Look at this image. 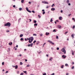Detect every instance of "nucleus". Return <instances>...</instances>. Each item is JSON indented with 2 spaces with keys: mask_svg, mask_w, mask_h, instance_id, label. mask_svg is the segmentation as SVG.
<instances>
[{
  "mask_svg": "<svg viewBox=\"0 0 75 75\" xmlns=\"http://www.w3.org/2000/svg\"><path fill=\"white\" fill-rule=\"evenodd\" d=\"M33 40H34V38L33 37H31L30 38L29 40V42L30 43H31L33 41Z\"/></svg>",
  "mask_w": 75,
  "mask_h": 75,
  "instance_id": "1",
  "label": "nucleus"
},
{
  "mask_svg": "<svg viewBox=\"0 0 75 75\" xmlns=\"http://www.w3.org/2000/svg\"><path fill=\"white\" fill-rule=\"evenodd\" d=\"M11 24L10 23H7L6 24H5L4 25L5 26H8L9 27H10V25Z\"/></svg>",
  "mask_w": 75,
  "mask_h": 75,
  "instance_id": "2",
  "label": "nucleus"
},
{
  "mask_svg": "<svg viewBox=\"0 0 75 75\" xmlns=\"http://www.w3.org/2000/svg\"><path fill=\"white\" fill-rule=\"evenodd\" d=\"M26 11H28V12H29V13H31V11H29L28 10V8L27 7L26 8Z\"/></svg>",
  "mask_w": 75,
  "mask_h": 75,
  "instance_id": "3",
  "label": "nucleus"
},
{
  "mask_svg": "<svg viewBox=\"0 0 75 75\" xmlns=\"http://www.w3.org/2000/svg\"><path fill=\"white\" fill-rule=\"evenodd\" d=\"M61 51H62V52H64V54H65L66 51H65V49H64L63 48V49H62L61 50Z\"/></svg>",
  "mask_w": 75,
  "mask_h": 75,
  "instance_id": "4",
  "label": "nucleus"
},
{
  "mask_svg": "<svg viewBox=\"0 0 75 75\" xmlns=\"http://www.w3.org/2000/svg\"><path fill=\"white\" fill-rule=\"evenodd\" d=\"M48 42H50V43H51V44H52V45H54V43L52 42V41H50V40H48L47 41Z\"/></svg>",
  "mask_w": 75,
  "mask_h": 75,
  "instance_id": "5",
  "label": "nucleus"
},
{
  "mask_svg": "<svg viewBox=\"0 0 75 75\" xmlns=\"http://www.w3.org/2000/svg\"><path fill=\"white\" fill-rule=\"evenodd\" d=\"M62 58H63L65 59V58H66V56H65L64 55H63L62 56Z\"/></svg>",
  "mask_w": 75,
  "mask_h": 75,
  "instance_id": "6",
  "label": "nucleus"
},
{
  "mask_svg": "<svg viewBox=\"0 0 75 75\" xmlns=\"http://www.w3.org/2000/svg\"><path fill=\"white\" fill-rule=\"evenodd\" d=\"M55 8H53L51 9V10L52 11H54L55 10Z\"/></svg>",
  "mask_w": 75,
  "mask_h": 75,
  "instance_id": "7",
  "label": "nucleus"
},
{
  "mask_svg": "<svg viewBox=\"0 0 75 75\" xmlns=\"http://www.w3.org/2000/svg\"><path fill=\"white\" fill-rule=\"evenodd\" d=\"M59 20H62V17L61 16L59 17Z\"/></svg>",
  "mask_w": 75,
  "mask_h": 75,
  "instance_id": "8",
  "label": "nucleus"
},
{
  "mask_svg": "<svg viewBox=\"0 0 75 75\" xmlns=\"http://www.w3.org/2000/svg\"><path fill=\"white\" fill-rule=\"evenodd\" d=\"M66 2L67 4H68L69 3V0H67Z\"/></svg>",
  "mask_w": 75,
  "mask_h": 75,
  "instance_id": "9",
  "label": "nucleus"
},
{
  "mask_svg": "<svg viewBox=\"0 0 75 75\" xmlns=\"http://www.w3.org/2000/svg\"><path fill=\"white\" fill-rule=\"evenodd\" d=\"M50 34V33L46 32V35H49Z\"/></svg>",
  "mask_w": 75,
  "mask_h": 75,
  "instance_id": "10",
  "label": "nucleus"
},
{
  "mask_svg": "<svg viewBox=\"0 0 75 75\" xmlns=\"http://www.w3.org/2000/svg\"><path fill=\"white\" fill-rule=\"evenodd\" d=\"M33 43H31L30 45L31 47H33Z\"/></svg>",
  "mask_w": 75,
  "mask_h": 75,
  "instance_id": "11",
  "label": "nucleus"
},
{
  "mask_svg": "<svg viewBox=\"0 0 75 75\" xmlns=\"http://www.w3.org/2000/svg\"><path fill=\"white\" fill-rule=\"evenodd\" d=\"M52 57H51L50 58V59H49V61H52Z\"/></svg>",
  "mask_w": 75,
  "mask_h": 75,
  "instance_id": "12",
  "label": "nucleus"
},
{
  "mask_svg": "<svg viewBox=\"0 0 75 75\" xmlns=\"http://www.w3.org/2000/svg\"><path fill=\"white\" fill-rule=\"evenodd\" d=\"M13 44V43L12 42H11V43H9V45H11Z\"/></svg>",
  "mask_w": 75,
  "mask_h": 75,
  "instance_id": "13",
  "label": "nucleus"
},
{
  "mask_svg": "<svg viewBox=\"0 0 75 75\" xmlns=\"http://www.w3.org/2000/svg\"><path fill=\"white\" fill-rule=\"evenodd\" d=\"M19 10L20 11H21V10H22V8H19Z\"/></svg>",
  "mask_w": 75,
  "mask_h": 75,
  "instance_id": "14",
  "label": "nucleus"
},
{
  "mask_svg": "<svg viewBox=\"0 0 75 75\" xmlns=\"http://www.w3.org/2000/svg\"><path fill=\"white\" fill-rule=\"evenodd\" d=\"M58 27L59 28H61V25H58Z\"/></svg>",
  "mask_w": 75,
  "mask_h": 75,
  "instance_id": "15",
  "label": "nucleus"
},
{
  "mask_svg": "<svg viewBox=\"0 0 75 75\" xmlns=\"http://www.w3.org/2000/svg\"><path fill=\"white\" fill-rule=\"evenodd\" d=\"M23 36V34H21L20 35V37H22Z\"/></svg>",
  "mask_w": 75,
  "mask_h": 75,
  "instance_id": "16",
  "label": "nucleus"
},
{
  "mask_svg": "<svg viewBox=\"0 0 75 75\" xmlns=\"http://www.w3.org/2000/svg\"><path fill=\"white\" fill-rule=\"evenodd\" d=\"M24 1V0H21V3H23V2Z\"/></svg>",
  "mask_w": 75,
  "mask_h": 75,
  "instance_id": "17",
  "label": "nucleus"
},
{
  "mask_svg": "<svg viewBox=\"0 0 75 75\" xmlns=\"http://www.w3.org/2000/svg\"><path fill=\"white\" fill-rule=\"evenodd\" d=\"M38 25V24H37V23H35L34 24V26H37Z\"/></svg>",
  "mask_w": 75,
  "mask_h": 75,
  "instance_id": "18",
  "label": "nucleus"
},
{
  "mask_svg": "<svg viewBox=\"0 0 75 75\" xmlns=\"http://www.w3.org/2000/svg\"><path fill=\"white\" fill-rule=\"evenodd\" d=\"M34 23H37V21L35 20H34L33 21Z\"/></svg>",
  "mask_w": 75,
  "mask_h": 75,
  "instance_id": "19",
  "label": "nucleus"
},
{
  "mask_svg": "<svg viewBox=\"0 0 75 75\" xmlns=\"http://www.w3.org/2000/svg\"><path fill=\"white\" fill-rule=\"evenodd\" d=\"M15 69H17V68H18L17 65H16V66H15Z\"/></svg>",
  "mask_w": 75,
  "mask_h": 75,
  "instance_id": "20",
  "label": "nucleus"
},
{
  "mask_svg": "<svg viewBox=\"0 0 75 75\" xmlns=\"http://www.w3.org/2000/svg\"><path fill=\"white\" fill-rule=\"evenodd\" d=\"M45 4H48V3L46 1H45Z\"/></svg>",
  "mask_w": 75,
  "mask_h": 75,
  "instance_id": "21",
  "label": "nucleus"
},
{
  "mask_svg": "<svg viewBox=\"0 0 75 75\" xmlns=\"http://www.w3.org/2000/svg\"><path fill=\"white\" fill-rule=\"evenodd\" d=\"M52 21H53V20H52V18H51V20H50V22H52Z\"/></svg>",
  "mask_w": 75,
  "mask_h": 75,
  "instance_id": "22",
  "label": "nucleus"
},
{
  "mask_svg": "<svg viewBox=\"0 0 75 75\" xmlns=\"http://www.w3.org/2000/svg\"><path fill=\"white\" fill-rule=\"evenodd\" d=\"M53 32H56V30H55V29H54L53 30Z\"/></svg>",
  "mask_w": 75,
  "mask_h": 75,
  "instance_id": "23",
  "label": "nucleus"
},
{
  "mask_svg": "<svg viewBox=\"0 0 75 75\" xmlns=\"http://www.w3.org/2000/svg\"><path fill=\"white\" fill-rule=\"evenodd\" d=\"M61 68H64V65H62V66L61 67Z\"/></svg>",
  "mask_w": 75,
  "mask_h": 75,
  "instance_id": "24",
  "label": "nucleus"
},
{
  "mask_svg": "<svg viewBox=\"0 0 75 75\" xmlns=\"http://www.w3.org/2000/svg\"><path fill=\"white\" fill-rule=\"evenodd\" d=\"M24 74L23 73H21L20 75H23Z\"/></svg>",
  "mask_w": 75,
  "mask_h": 75,
  "instance_id": "25",
  "label": "nucleus"
},
{
  "mask_svg": "<svg viewBox=\"0 0 75 75\" xmlns=\"http://www.w3.org/2000/svg\"><path fill=\"white\" fill-rule=\"evenodd\" d=\"M42 3H44V4H45V1H42Z\"/></svg>",
  "mask_w": 75,
  "mask_h": 75,
  "instance_id": "26",
  "label": "nucleus"
},
{
  "mask_svg": "<svg viewBox=\"0 0 75 75\" xmlns=\"http://www.w3.org/2000/svg\"><path fill=\"white\" fill-rule=\"evenodd\" d=\"M38 17L39 18H41V16L39 15H38Z\"/></svg>",
  "mask_w": 75,
  "mask_h": 75,
  "instance_id": "27",
  "label": "nucleus"
},
{
  "mask_svg": "<svg viewBox=\"0 0 75 75\" xmlns=\"http://www.w3.org/2000/svg\"><path fill=\"white\" fill-rule=\"evenodd\" d=\"M74 35L73 34L71 35V37H72L73 38H74Z\"/></svg>",
  "mask_w": 75,
  "mask_h": 75,
  "instance_id": "28",
  "label": "nucleus"
},
{
  "mask_svg": "<svg viewBox=\"0 0 75 75\" xmlns=\"http://www.w3.org/2000/svg\"><path fill=\"white\" fill-rule=\"evenodd\" d=\"M33 35L34 36L35 35V36H37V35L36 34H33Z\"/></svg>",
  "mask_w": 75,
  "mask_h": 75,
  "instance_id": "29",
  "label": "nucleus"
},
{
  "mask_svg": "<svg viewBox=\"0 0 75 75\" xmlns=\"http://www.w3.org/2000/svg\"><path fill=\"white\" fill-rule=\"evenodd\" d=\"M71 69H74V66H73L71 68Z\"/></svg>",
  "mask_w": 75,
  "mask_h": 75,
  "instance_id": "30",
  "label": "nucleus"
},
{
  "mask_svg": "<svg viewBox=\"0 0 75 75\" xmlns=\"http://www.w3.org/2000/svg\"><path fill=\"white\" fill-rule=\"evenodd\" d=\"M26 67H30V65L29 64H28L27 66Z\"/></svg>",
  "mask_w": 75,
  "mask_h": 75,
  "instance_id": "31",
  "label": "nucleus"
},
{
  "mask_svg": "<svg viewBox=\"0 0 75 75\" xmlns=\"http://www.w3.org/2000/svg\"><path fill=\"white\" fill-rule=\"evenodd\" d=\"M66 66L67 67H69V66H68V64H66Z\"/></svg>",
  "mask_w": 75,
  "mask_h": 75,
  "instance_id": "32",
  "label": "nucleus"
},
{
  "mask_svg": "<svg viewBox=\"0 0 75 75\" xmlns=\"http://www.w3.org/2000/svg\"><path fill=\"white\" fill-rule=\"evenodd\" d=\"M56 39H58V36H56Z\"/></svg>",
  "mask_w": 75,
  "mask_h": 75,
  "instance_id": "33",
  "label": "nucleus"
},
{
  "mask_svg": "<svg viewBox=\"0 0 75 75\" xmlns=\"http://www.w3.org/2000/svg\"><path fill=\"white\" fill-rule=\"evenodd\" d=\"M35 42H36V40H34V41L33 42V43L34 44H35Z\"/></svg>",
  "mask_w": 75,
  "mask_h": 75,
  "instance_id": "34",
  "label": "nucleus"
},
{
  "mask_svg": "<svg viewBox=\"0 0 75 75\" xmlns=\"http://www.w3.org/2000/svg\"><path fill=\"white\" fill-rule=\"evenodd\" d=\"M42 75H46V73H43Z\"/></svg>",
  "mask_w": 75,
  "mask_h": 75,
  "instance_id": "35",
  "label": "nucleus"
},
{
  "mask_svg": "<svg viewBox=\"0 0 75 75\" xmlns=\"http://www.w3.org/2000/svg\"><path fill=\"white\" fill-rule=\"evenodd\" d=\"M32 13H35V12L34 11H32Z\"/></svg>",
  "mask_w": 75,
  "mask_h": 75,
  "instance_id": "36",
  "label": "nucleus"
},
{
  "mask_svg": "<svg viewBox=\"0 0 75 75\" xmlns=\"http://www.w3.org/2000/svg\"><path fill=\"white\" fill-rule=\"evenodd\" d=\"M20 65H23V63H22V62H20Z\"/></svg>",
  "mask_w": 75,
  "mask_h": 75,
  "instance_id": "37",
  "label": "nucleus"
},
{
  "mask_svg": "<svg viewBox=\"0 0 75 75\" xmlns=\"http://www.w3.org/2000/svg\"><path fill=\"white\" fill-rule=\"evenodd\" d=\"M45 11H44L43 12L42 14H45Z\"/></svg>",
  "mask_w": 75,
  "mask_h": 75,
  "instance_id": "38",
  "label": "nucleus"
},
{
  "mask_svg": "<svg viewBox=\"0 0 75 75\" xmlns=\"http://www.w3.org/2000/svg\"><path fill=\"white\" fill-rule=\"evenodd\" d=\"M69 75V74L68 73H67V74H66V75Z\"/></svg>",
  "mask_w": 75,
  "mask_h": 75,
  "instance_id": "39",
  "label": "nucleus"
},
{
  "mask_svg": "<svg viewBox=\"0 0 75 75\" xmlns=\"http://www.w3.org/2000/svg\"><path fill=\"white\" fill-rule=\"evenodd\" d=\"M40 36H41V37H42V34H41L40 35Z\"/></svg>",
  "mask_w": 75,
  "mask_h": 75,
  "instance_id": "40",
  "label": "nucleus"
},
{
  "mask_svg": "<svg viewBox=\"0 0 75 75\" xmlns=\"http://www.w3.org/2000/svg\"><path fill=\"white\" fill-rule=\"evenodd\" d=\"M22 40H23V38H21V41H22Z\"/></svg>",
  "mask_w": 75,
  "mask_h": 75,
  "instance_id": "41",
  "label": "nucleus"
},
{
  "mask_svg": "<svg viewBox=\"0 0 75 75\" xmlns=\"http://www.w3.org/2000/svg\"><path fill=\"white\" fill-rule=\"evenodd\" d=\"M13 7L15 8V7H16V6L15 5H13Z\"/></svg>",
  "mask_w": 75,
  "mask_h": 75,
  "instance_id": "42",
  "label": "nucleus"
},
{
  "mask_svg": "<svg viewBox=\"0 0 75 75\" xmlns=\"http://www.w3.org/2000/svg\"><path fill=\"white\" fill-rule=\"evenodd\" d=\"M57 50H59V47H57Z\"/></svg>",
  "mask_w": 75,
  "mask_h": 75,
  "instance_id": "43",
  "label": "nucleus"
},
{
  "mask_svg": "<svg viewBox=\"0 0 75 75\" xmlns=\"http://www.w3.org/2000/svg\"><path fill=\"white\" fill-rule=\"evenodd\" d=\"M17 74H19V71H17Z\"/></svg>",
  "mask_w": 75,
  "mask_h": 75,
  "instance_id": "44",
  "label": "nucleus"
},
{
  "mask_svg": "<svg viewBox=\"0 0 75 75\" xmlns=\"http://www.w3.org/2000/svg\"><path fill=\"white\" fill-rule=\"evenodd\" d=\"M4 62H3L2 63V65H4Z\"/></svg>",
  "mask_w": 75,
  "mask_h": 75,
  "instance_id": "45",
  "label": "nucleus"
},
{
  "mask_svg": "<svg viewBox=\"0 0 75 75\" xmlns=\"http://www.w3.org/2000/svg\"><path fill=\"white\" fill-rule=\"evenodd\" d=\"M68 6H71V4L70 3H68Z\"/></svg>",
  "mask_w": 75,
  "mask_h": 75,
  "instance_id": "46",
  "label": "nucleus"
},
{
  "mask_svg": "<svg viewBox=\"0 0 75 75\" xmlns=\"http://www.w3.org/2000/svg\"><path fill=\"white\" fill-rule=\"evenodd\" d=\"M75 26H73V28H75Z\"/></svg>",
  "mask_w": 75,
  "mask_h": 75,
  "instance_id": "47",
  "label": "nucleus"
},
{
  "mask_svg": "<svg viewBox=\"0 0 75 75\" xmlns=\"http://www.w3.org/2000/svg\"><path fill=\"white\" fill-rule=\"evenodd\" d=\"M9 31H9V30H7L6 31V32H7V33H8V32H9Z\"/></svg>",
  "mask_w": 75,
  "mask_h": 75,
  "instance_id": "48",
  "label": "nucleus"
},
{
  "mask_svg": "<svg viewBox=\"0 0 75 75\" xmlns=\"http://www.w3.org/2000/svg\"><path fill=\"white\" fill-rule=\"evenodd\" d=\"M26 72H27V71H23V72H24L25 74V73H26Z\"/></svg>",
  "mask_w": 75,
  "mask_h": 75,
  "instance_id": "49",
  "label": "nucleus"
},
{
  "mask_svg": "<svg viewBox=\"0 0 75 75\" xmlns=\"http://www.w3.org/2000/svg\"><path fill=\"white\" fill-rule=\"evenodd\" d=\"M29 20H30V22H31V19H29Z\"/></svg>",
  "mask_w": 75,
  "mask_h": 75,
  "instance_id": "50",
  "label": "nucleus"
},
{
  "mask_svg": "<svg viewBox=\"0 0 75 75\" xmlns=\"http://www.w3.org/2000/svg\"><path fill=\"white\" fill-rule=\"evenodd\" d=\"M72 55H74V52L73 51H72Z\"/></svg>",
  "mask_w": 75,
  "mask_h": 75,
  "instance_id": "51",
  "label": "nucleus"
},
{
  "mask_svg": "<svg viewBox=\"0 0 75 75\" xmlns=\"http://www.w3.org/2000/svg\"><path fill=\"white\" fill-rule=\"evenodd\" d=\"M8 71H6V72H5L6 74H7V73H8Z\"/></svg>",
  "mask_w": 75,
  "mask_h": 75,
  "instance_id": "52",
  "label": "nucleus"
},
{
  "mask_svg": "<svg viewBox=\"0 0 75 75\" xmlns=\"http://www.w3.org/2000/svg\"><path fill=\"white\" fill-rule=\"evenodd\" d=\"M27 39H26V38H25V41H27Z\"/></svg>",
  "mask_w": 75,
  "mask_h": 75,
  "instance_id": "53",
  "label": "nucleus"
},
{
  "mask_svg": "<svg viewBox=\"0 0 75 75\" xmlns=\"http://www.w3.org/2000/svg\"><path fill=\"white\" fill-rule=\"evenodd\" d=\"M50 27L51 28V29H52V26H50Z\"/></svg>",
  "mask_w": 75,
  "mask_h": 75,
  "instance_id": "54",
  "label": "nucleus"
},
{
  "mask_svg": "<svg viewBox=\"0 0 75 75\" xmlns=\"http://www.w3.org/2000/svg\"><path fill=\"white\" fill-rule=\"evenodd\" d=\"M51 75H54V73H53L52 74H51Z\"/></svg>",
  "mask_w": 75,
  "mask_h": 75,
  "instance_id": "55",
  "label": "nucleus"
},
{
  "mask_svg": "<svg viewBox=\"0 0 75 75\" xmlns=\"http://www.w3.org/2000/svg\"><path fill=\"white\" fill-rule=\"evenodd\" d=\"M74 62H72V65H74Z\"/></svg>",
  "mask_w": 75,
  "mask_h": 75,
  "instance_id": "56",
  "label": "nucleus"
},
{
  "mask_svg": "<svg viewBox=\"0 0 75 75\" xmlns=\"http://www.w3.org/2000/svg\"><path fill=\"white\" fill-rule=\"evenodd\" d=\"M28 3H29V4H31V3L29 1V2H28Z\"/></svg>",
  "mask_w": 75,
  "mask_h": 75,
  "instance_id": "57",
  "label": "nucleus"
},
{
  "mask_svg": "<svg viewBox=\"0 0 75 75\" xmlns=\"http://www.w3.org/2000/svg\"><path fill=\"white\" fill-rule=\"evenodd\" d=\"M41 52H38V54H40Z\"/></svg>",
  "mask_w": 75,
  "mask_h": 75,
  "instance_id": "58",
  "label": "nucleus"
},
{
  "mask_svg": "<svg viewBox=\"0 0 75 75\" xmlns=\"http://www.w3.org/2000/svg\"><path fill=\"white\" fill-rule=\"evenodd\" d=\"M42 11H43V12L44 11H45V10H42Z\"/></svg>",
  "mask_w": 75,
  "mask_h": 75,
  "instance_id": "59",
  "label": "nucleus"
},
{
  "mask_svg": "<svg viewBox=\"0 0 75 75\" xmlns=\"http://www.w3.org/2000/svg\"><path fill=\"white\" fill-rule=\"evenodd\" d=\"M74 44H74V46H75V40L74 41Z\"/></svg>",
  "mask_w": 75,
  "mask_h": 75,
  "instance_id": "60",
  "label": "nucleus"
},
{
  "mask_svg": "<svg viewBox=\"0 0 75 75\" xmlns=\"http://www.w3.org/2000/svg\"><path fill=\"white\" fill-rule=\"evenodd\" d=\"M30 45L29 44V45H28V46L29 47H30Z\"/></svg>",
  "mask_w": 75,
  "mask_h": 75,
  "instance_id": "61",
  "label": "nucleus"
},
{
  "mask_svg": "<svg viewBox=\"0 0 75 75\" xmlns=\"http://www.w3.org/2000/svg\"><path fill=\"white\" fill-rule=\"evenodd\" d=\"M62 10H61L60 12H61V13H62Z\"/></svg>",
  "mask_w": 75,
  "mask_h": 75,
  "instance_id": "62",
  "label": "nucleus"
},
{
  "mask_svg": "<svg viewBox=\"0 0 75 75\" xmlns=\"http://www.w3.org/2000/svg\"><path fill=\"white\" fill-rule=\"evenodd\" d=\"M27 40H29V38H27Z\"/></svg>",
  "mask_w": 75,
  "mask_h": 75,
  "instance_id": "63",
  "label": "nucleus"
},
{
  "mask_svg": "<svg viewBox=\"0 0 75 75\" xmlns=\"http://www.w3.org/2000/svg\"><path fill=\"white\" fill-rule=\"evenodd\" d=\"M16 48H17V47H18V45H16Z\"/></svg>",
  "mask_w": 75,
  "mask_h": 75,
  "instance_id": "64",
  "label": "nucleus"
}]
</instances>
